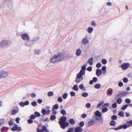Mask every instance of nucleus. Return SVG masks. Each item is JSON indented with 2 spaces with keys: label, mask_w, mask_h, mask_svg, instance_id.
<instances>
[{
  "label": "nucleus",
  "mask_w": 132,
  "mask_h": 132,
  "mask_svg": "<svg viewBox=\"0 0 132 132\" xmlns=\"http://www.w3.org/2000/svg\"><path fill=\"white\" fill-rule=\"evenodd\" d=\"M67 118L65 116H63L60 118L59 121V123L61 127L63 129H64L66 127L68 126L69 123L66 122Z\"/></svg>",
  "instance_id": "nucleus-1"
},
{
  "label": "nucleus",
  "mask_w": 132,
  "mask_h": 132,
  "mask_svg": "<svg viewBox=\"0 0 132 132\" xmlns=\"http://www.w3.org/2000/svg\"><path fill=\"white\" fill-rule=\"evenodd\" d=\"M95 115L93 116V117L95 118L96 120L99 121V122L102 124L103 123V119L101 117L102 114L98 110L96 111L95 112Z\"/></svg>",
  "instance_id": "nucleus-2"
},
{
  "label": "nucleus",
  "mask_w": 132,
  "mask_h": 132,
  "mask_svg": "<svg viewBox=\"0 0 132 132\" xmlns=\"http://www.w3.org/2000/svg\"><path fill=\"white\" fill-rule=\"evenodd\" d=\"M94 123L98 125H102L99 121H98L96 120L95 117H92L91 120L88 123V126H89L92 125H93Z\"/></svg>",
  "instance_id": "nucleus-3"
},
{
  "label": "nucleus",
  "mask_w": 132,
  "mask_h": 132,
  "mask_svg": "<svg viewBox=\"0 0 132 132\" xmlns=\"http://www.w3.org/2000/svg\"><path fill=\"white\" fill-rule=\"evenodd\" d=\"M9 73L3 70L0 71V79L5 78L9 76Z\"/></svg>",
  "instance_id": "nucleus-4"
},
{
  "label": "nucleus",
  "mask_w": 132,
  "mask_h": 132,
  "mask_svg": "<svg viewBox=\"0 0 132 132\" xmlns=\"http://www.w3.org/2000/svg\"><path fill=\"white\" fill-rule=\"evenodd\" d=\"M84 75L80 73H78L76 76L75 81L76 83H79L83 79V75Z\"/></svg>",
  "instance_id": "nucleus-5"
},
{
  "label": "nucleus",
  "mask_w": 132,
  "mask_h": 132,
  "mask_svg": "<svg viewBox=\"0 0 132 132\" xmlns=\"http://www.w3.org/2000/svg\"><path fill=\"white\" fill-rule=\"evenodd\" d=\"M55 55L58 62L61 61L64 59V56L62 54L58 53Z\"/></svg>",
  "instance_id": "nucleus-6"
},
{
  "label": "nucleus",
  "mask_w": 132,
  "mask_h": 132,
  "mask_svg": "<svg viewBox=\"0 0 132 132\" xmlns=\"http://www.w3.org/2000/svg\"><path fill=\"white\" fill-rule=\"evenodd\" d=\"M130 65V64L129 63H124L121 65V67L123 70H125L128 69Z\"/></svg>",
  "instance_id": "nucleus-7"
},
{
  "label": "nucleus",
  "mask_w": 132,
  "mask_h": 132,
  "mask_svg": "<svg viewBox=\"0 0 132 132\" xmlns=\"http://www.w3.org/2000/svg\"><path fill=\"white\" fill-rule=\"evenodd\" d=\"M11 130L13 131L17 130L19 131H21L22 130V129L21 127H19L18 125L15 124L14 126L12 128Z\"/></svg>",
  "instance_id": "nucleus-8"
},
{
  "label": "nucleus",
  "mask_w": 132,
  "mask_h": 132,
  "mask_svg": "<svg viewBox=\"0 0 132 132\" xmlns=\"http://www.w3.org/2000/svg\"><path fill=\"white\" fill-rule=\"evenodd\" d=\"M50 62L51 63L53 64H54L58 62L55 54L51 58L50 60Z\"/></svg>",
  "instance_id": "nucleus-9"
},
{
  "label": "nucleus",
  "mask_w": 132,
  "mask_h": 132,
  "mask_svg": "<svg viewBox=\"0 0 132 132\" xmlns=\"http://www.w3.org/2000/svg\"><path fill=\"white\" fill-rule=\"evenodd\" d=\"M87 65V64L85 63L82 67L81 70L80 71L79 73L85 75V71L86 70V68Z\"/></svg>",
  "instance_id": "nucleus-10"
},
{
  "label": "nucleus",
  "mask_w": 132,
  "mask_h": 132,
  "mask_svg": "<svg viewBox=\"0 0 132 132\" xmlns=\"http://www.w3.org/2000/svg\"><path fill=\"white\" fill-rule=\"evenodd\" d=\"M21 37L24 40H26L27 41L29 40L30 38L27 34H24L22 35Z\"/></svg>",
  "instance_id": "nucleus-11"
},
{
  "label": "nucleus",
  "mask_w": 132,
  "mask_h": 132,
  "mask_svg": "<svg viewBox=\"0 0 132 132\" xmlns=\"http://www.w3.org/2000/svg\"><path fill=\"white\" fill-rule=\"evenodd\" d=\"M128 94L127 92H122L118 94L117 95V96L122 97L123 96L127 95Z\"/></svg>",
  "instance_id": "nucleus-12"
},
{
  "label": "nucleus",
  "mask_w": 132,
  "mask_h": 132,
  "mask_svg": "<svg viewBox=\"0 0 132 132\" xmlns=\"http://www.w3.org/2000/svg\"><path fill=\"white\" fill-rule=\"evenodd\" d=\"M19 105L23 107L24 105H27L29 104V102L28 101H26L24 102L21 101L19 103Z\"/></svg>",
  "instance_id": "nucleus-13"
},
{
  "label": "nucleus",
  "mask_w": 132,
  "mask_h": 132,
  "mask_svg": "<svg viewBox=\"0 0 132 132\" xmlns=\"http://www.w3.org/2000/svg\"><path fill=\"white\" fill-rule=\"evenodd\" d=\"M83 44L85 45H86L89 43V40L86 37H84L82 40Z\"/></svg>",
  "instance_id": "nucleus-14"
},
{
  "label": "nucleus",
  "mask_w": 132,
  "mask_h": 132,
  "mask_svg": "<svg viewBox=\"0 0 132 132\" xmlns=\"http://www.w3.org/2000/svg\"><path fill=\"white\" fill-rule=\"evenodd\" d=\"M83 129L79 127H76L75 129L74 132H82Z\"/></svg>",
  "instance_id": "nucleus-15"
},
{
  "label": "nucleus",
  "mask_w": 132,
  "mask_h": 132,
  "mask_svg": "<svg viewBox=\"0 0 132 132\" xmlns=\"http://www.w3.org/2000/svg\"><path fill=\"white\" fill-rule=\"evenodd\" d=\"M102 73V71L99 68L97 69L96 71V75L98 76H100Z\"/></svg>",
  "instance_id": "nucleus-16"
},
{
  "label": "nucleus",
  "mask_w": 132,
  "mask_h": 132,
  "mask_svg": "<svg viewBox=\"0 0 132 132\" xmlns=\"http://www.w3.org/2000/svg\"><path fill=\"white\" fill-rule=\"evenodd\" d=\"M81 53V51L80 48L77 49L76 53V55L77 56H80Z\"/></svg>",
  "instance_id": "nucleus-17"
},
{
  "label": "nucleus",
  "mask_w": 132,
  "mask_h": 132,
  "mask_svg": "<svg viewBox=\"0 0 132 132\" xmlns=\"http://www.w3.org/2000/svg\"><path fill=\"white\" fill-rule=\"evenodd\" d=\"M94 59L93 57H91L87 61V63L89 64L90 65H92L93 64V61Z\"/></svg>",
  "instance_id": "nucleus-18"
},
{
  "label": "nucleus",
  "mask_w": 132,
  "mask_h": 132,
  "mask_svg": "<svg viewBox=\"0 0 132 132\" xmlns=\"http://www.w3.org/2000/svg\"><path fill=\"white\" fill-rule=\"evenodd\" d=\"M131 126L130 125V124H124L122 125H120V126L121 127V129L122 128H123L124 129H126L128 127H129Z\"/></svg>",
  "instance_id": "nucleus-19"
},
{
  "label": "nucleus",
  "mask_w": 132,
  "mask_h": 132,
  "mask_svg": "<svg viewBox=\"0 0 132 132\" xmlns=\"http://www.w3.org/2000/svg\"><path fill=\"white\" fill-rule=\"evenodd\" d=\"M93 30V28L92 27H89L87 29V31L89 34L91 33Z\"/></svg>",
  "instance_id": "nucleus-20"
},
{
  "label": "nucleus",
  "mask_w": 132,
  "mask_h": 132,
  "mask_svg": "<svg viewBox=\"0 0 132 132\" xmlns=\"http://www.w3.org/2000/svg\"><path fill=\"white\" fill-rule=\"evenodd\" d=\"M72 89L76 91H78L79 89L77 84H75L73 86L72 88Z\"/></svg>",
  "instance_id": "nucleus-21"
},
{
  "label": "nucleus",
  "mask_w": 132,
  "mask_h": 132,
  "mask_svg": "<svg viewBox=\"0 0 132 132\" xmlns=\"http://www.w3.org/2000/svg\"><path fill=\"white\" fill-rule=\"evenodd\" d=\"M5 40L2 41L0 43V46L2 47H4L6 46Z\"/></svg>",
  "instance_id": "nucleus-22"
},
{
  "label": "nucleus",
  "mask_w": 132,
  "mask_h": 132,
  "mask_svg": "<svg viewBox=\"0 0 132 132\" xmlns=\"http://www.w3.org/2000/svg\"><path fill=\"white\" fill-rule=\"evenodd\" d=\"M19 109L18 108L16 110H13L12 111L11 114L13 115L16 114L19 112Z\"/></svg>",
  "instance_id": "nucleus-23"
},
{
  "label": "nucleus",
  "mask_w": 132,
  "mask_h": 132,
  "mask_svg": "<svg viewBox=\"0 0 132 132\" xmlns=\"http://www.w3.org/2000/svg\"><path fill=\"white\" fill-rule=\"evenodd\" d=\"M39 39V36H37L33 38L32 40V42L34 43L35 42L37 41Z\"/></svg>",
  "instance_id": "nucleus-24"
},
{
  "label": "nucleus",
  "mask_w": 132,
  "mask_h": 132,
  "mask_svg": "<svg viewBox=\"0 0 132 132\" xmlns=\"http://www.w3.org/2000/svg\"><path fill=\"white\" fill-rule=\"evenodd\" d=\"M79 87L80 89H82L83 91H85L86 90V88L84 87L83 84L80 85L79 86Z\"/></svg>",
  "instance_id": "nucleus-25"
},
{
  "label": "nucleus",
  "mask_w": 132,
  "mask_h": 132,
  "mask_svg": "<svg viewBox=\"0 0 132 132\" xmlns=\"http://www.w3.org/2000/svg\"><path fill=\"white\" fill-rule=\"evenodd\" d=\"M69 122L71 125H73L75 123V121L73 119H70L69 120Z\"/></svg>",
  "instance_id": "nucleus-26"
},
{
  "label": "nucleus",
  "mask_w": 132,
  "mask_h": 132,
  "mask_svg": "<svg viewBox=\"0 0 132 132\" xmlns=\"http://www.w3.org/2000/svg\"><path fill=\"white\" fill-rule=\"evenodd\" d=\"M5 122V121L4 119H0V127Z\"/></svg>",
  "instance_id": "nucleus-27"
},
{
  "label": "nucleus",
  "mask_w": 132,
  "mask_h": 132,
  "mask_svg": "<svg viewBox=\"0 0 132 132\" xmlns=\"http://www.w3.org/2000/svg\"><path fill=\"white\" fill-rule=\"evenodd\" d=\"M72 57L73 56L70 54H66V55L65 56H64V58H66L68 59L72 58Z\"/></svg>",
  "instance_id": "nucleus-28"
},
{
  "label": "nucleus",
  "mask_w": 132,
  "mask_h": 132,
  "mask_svg": "<svg viewBox=\"0 0 132 132\" xmlns=\"http://www.w3.org/2000/svg\"><path fill=\"white\" fill-rule=\"evenodd\" d=\"M116 124L115 121L113 120H112L110 122V125L111 126H114Z\"/></svg>",
  "instance_id": "nucleus-29"
},
{
  "label": "nucleus",
  "mask_w": 132,
  "mask_h": 132,
  "mask_svg": "<svg viewBox=\"0 0 132 132\" xmlns=\"http://www.w3.org/2000/svg\"><path fill=\"white\" fill-rule=\"evenodd\" d=\"M56 119V116L55 115H52L50 116V119L52 121Z\"/></svg>",
  "instance_id": "nucleus-30"
},
{
  "label": "nucleus",
  "mask_w": 132,
  "mask_h": 132,
  "mask_svg": "<svg viewBox=\"0 0 132 132\" xmlns=\"http://www.w3.org/2000/svg\"><path fill=\"white\" fill-rule=\"evenodd\" d=\"M88 95V93L87 92L83 93L81 94V96L83 97H86Z\"/></svg>",
  "instance_id": "nucleus-31"
},
{
  "label": "nucleus",
  "mask_w": 132,
  "mask_h": 132,
  "mask_svg": "<svg viewBox=\"0 0 132 132\" xmlns=\"http://www.w3.org/2000/svg\"><path fill=\"white\" fill-rule=\"evenodd\" d=\"M101 85L100 84H96L94 86V87L96 89H99L101 87Z\"/></svg>",
  "instance_id": "nucleus-32"
},
{
  "label": "nucleus",
  "mask_w": 132,
  "mask_h": 132,
  "mask_svg": "<svg viewBox=\"0 0 132 132\" xmlns=\"http://www.w3.org/2000/svg\"><path fill=\"white\" fill-rule=\"evenodd\" d=\"M68 95V94L67 93H65L63 94L62 97L63 99H65L67 97Z\"/></svg>",
  "instance_id": "nucleus-33"
},
{
  "label": "nucleus",
  "mask_w": 132,
  "mask_h": 132,
  "mask_svg": "<svg viewBox=\"0 0 132 132\" xmlns=\"http://www.w3.org/2000/svg\"><path fill=\"white\" fill-rule=\"evenodd\" d=\"M41 52V50L40 49H36L35 51V53L38 54Z\"/></svg>",
  "instance_id": "nucleus-34"
},
{
  "label": "nucleus",
  "mask_w": 132,
  "mask_h": 132,
  "mask_svg": "<svg viewBox=\"0 0 132 132\" xmlns=\"http://www.w3.org/2000/svg\"><path fill=\"white\" fill-rule=\"evenodd\" d=\"M5 42L6 46H9L10 45L11 43V42L9 41L5 40Z\"/></svg>",
  "instance_id": "nucleus-35"
},
{
  "label": "nucleus",
  "mask_w": 132,
  "mask_h": 132,
  "mask_svg": "<svg viewBox=\"0 0 132 132\" xmlns=\"http://www.w3.org/2000/svg\"><path fill=\"white\" fill-rule=\"evenodd\" d=\"M122 101V100L121 98H119L117 99V102L118 104H120L121 103Z\"/></svg>",
  "instance_id": "nucleus-36"
},
{
  "label": "nucleus",
  "mask_w": 132,
  "mask_h": 132,
  "mask_svg": "<svg viewBox=\"0 0 132 132\" xmlns=\"http://www.w3.org/2000/svg\"><path fill=\"white\" fill-rule=\"evenodd\" d=\"M113 92L112 89L110 90H109L107 92V94L111 95L112 94Z\"/></svg>",
  "instance_id": "nucleus-37"
},
{
  "label": "nucleus",
  "mask_w": 132,
  "mask_h": 132,
  "mask_svg": "<svg viewBox=\"0 0 132 132\" xmlns=\"http://www.w3.org/2000/svg\"><path fill=\"white\" fill-rule=\"evenodd\" d=\"M61 113L63 115H65L66 114V112L63 109H62L61 111Z\"/></svg>",
  "instance_id": "nucleus-38"
},
{
  "label": "nucleus",
  "mask_w": 132,
  "mask_h": 132,
  "mask_svg": "<svg viewBox=\"0 0 132 132\" xmlns=\"http://www.w3.org/2000/svg\"><path fill=\"white\" fill-rule=\"evenodd\" d=\"M108 110V109L106 107L103 108L102 110V112L103 113H104L106 112Z\"/></svg>",
  "instance_id": "nucleus-39"
},
{
  "label": "nucleus",
  "mask_w": 132,
  "mask_h": 132,
  "mask_svg": "<svg viewBox=\"0 0 132 132\" xmlns=\"http://www.w3.org/2000/svg\"><path fill=\"white\" fill-rule=\"evenodd\" d=\"M31 104L33 106H35L37 105V103L36 101H33L31 102Z\"/></svg>",
  "instance_id": "nucleus-40"
},
{
  "label": "nucleus",
  "mask_w": 132,
  "mask_h": 132,
  "mask_svg": "<svg viewBox=\"0 0 132 132\" xmlns=\"http://www.w3.org/2000/svg\"><path fill=\"white\" fill-rule=\"evenodd\" d=\"M107 61L105 59H103L102 60V64H105L107 63Z\"/></svg>",
  "instance_id": "nucleus-41"
},
{
  "label": "nucleus",
  "mask_w": 132,
  "mask_h": 132,
  "mask_svg": "<svg viewBox=\"0 0 132 132\" xmlns=\"http://www.w3.org/2000/svg\"><path fill=\"white\" fill-rule=\"evenodd\" d=\"M53 94L54 93L53 92L50 91L48 93L47 95L48 96L50 97L53 95Z\"/></svg>",
  "instance_id": "nucleus-42"
},
{
  "label": "nucleus",
  "mask_w": 132,
  "mask_h": 132,
  "mask_svg": "<svg viewBox=\"0 0 132 132\" xmlns=\"http://www.w3.org/2000/svg\"><path fill=\"white\" fill-rule=\"evenodd\" d=\"M6 129L7 130H8L9 129V128L7 127H4L2 128V129L1 130V132H3V131L5 129Z\"/></svg>",
  "instance_id": "nucleus-43"
},
{
  "label": "nucleus",
  "mask_w": 132,
  "mask_h": 132,
  "mask_svg": "<svg viewBox=\"0 0 132 132\" xmlns=\"http://www.w3.org/2000/svg\"><path fill=\"white\" fill-rule=\"evenodd\" d=\"M118 115L121 117H123L124 116V113L122 111L119 112L118 113Z\"/></svg>",
  "instance_id": "nucleus-44"
},
{
  "label": "nucleus",
  "mask_w": 132,
  "mask_h": 132,
  "mask_svg": "<svg viewBox=\"0 0 132 132\" xmlns=\"http://www.w3.org/2000/svg\"><path fill=\"white\" fill-rule=\"evenodd\" d=\"M41 112L44 116L45 115L46 113V110L45 109H43L42 110Z\"/></svg>",
  "instance_id": "nucleus-45"
},
{
  "label": "nucleus",
  "mask_w": 132,
  "mask_h": 132,
  "mask_svg": "<svg viewBox=\"0 0 132 132\" xmlns=\"http://www.w3.org/2000/svg\"><path fill=\"white\" fill-rule=\"evenodd\" d=\"M35 115L36 116V117H39L40 116V113L37 111L35 112Z\"/></svg>",
  "instance_id": "nucleus-46"
},
{
  "label": "nucleus",
  "mask_w": 132,
  "mask_h": 132,
  "mask_svg": "<svg viewBox=\"0 0 132 132\" xmlns=\"http://www.w3.org/2000/svg\"><path fill=\"white\" fill-rule=\"evenodd\" d=\"M57 100L58 101L60 102H62L63 101V100L62 97L60 96L59 97L57 98Z\"/></svg>",
  "instance_id": "nucleus-47"
},
{
  "label": "nucleus",
  "mask_w": 132,
  "mask_h": 132,
  "mask_svg": "<svg viewBox=\"0 0 132 132\" xmlns=\"http://www.w3.org/2000/svg\"><path fill=\"white\" fill-rule=\"evenodd\" d=\"M112 107L114 108H116L117 107V103L116 102H115L112 105Z\"/></svg>",
  "instance_id": "nucleus-48"
},
{
  "label": "nucleus",
  "mask_w": 132,
  "mask_h": 132,
  "mask_svg": "<svg viewBox=\"0 0 132 132\" xmlns=\"http://www.w3.org/2000/svg\"><path fill=\"white\" fill-rule=\"evenodd\" d=\"M42 130H43L44 131H46V130H48L47 129V127L45 126H42Z\"/></svg>",
  "instance_id": "nucleus-49"
},
{
  "label": "nucleus",
  "mask_w": 132,
  "mask_h": 132,
  "mask_svg": "<svg viewBox=\"0 0 132 132\" xmlns=\"http://www.w3.org/2000/svg\"><path fill=\"white\" fill-rule=\"evenodd\" d=\"M36 118V116L35 115L32 114L30 117V118L32 119H34Z\"/></svg>",
  "instance_id": "nucleus-50"
},
{
  "label": "nucleus",
  "mask_w": 132,
  "mask_h": 132,
  "mask_svg": "<svg viewBox=\"0 0 132 132\" xmlns=\"http://www.w3.org/2000/svg\"><path fill=\"white\" fill-rule=\"evenodd\" d=\"M128 105H124L121 108V110H124L126 109L127 107H128Z\"/></svg>",
  "instance_id": "nucleus-51"
},
{
  "label": "nucleus",
  "mask_w": 132,
  "mask_h": 132,
  "mask_svg": "<svg viewBox=\"0 0 132 132\" xmlns=\"http://www.w3.org/2000/svg\"><path fill=\"white\" fill-rule=\"evenodd\" d=\"M125 102L128 103H129L131 102L130 100L128 98H127L125 100Z\"/></svg>",
  "instance_id": "nucleus-52"
},
{
  "label": "nucleus",
  "mask_w": 132,
  "mask_h": 132,
  "mask_svg": "<svg viewBox=\"0 0 132 132\" xmlns=\"http://www.w3.org/2000/svg\"><path fill=\"white\" fill-rule=\"evenodd\" d=\"M59 108V105L57 104H55L53 106V108L54 109H57Z\"/></svg>",
  "instance_id": "nucleus-53"
},
{
  "label": "nucleus",
  "mask_w": 132,
  "mask_h": 132,
  "mask_svg": "<svg viewBox=\"0 0 132 132\" xmlns=\"http://www.w3.org/2000/svg\"><path fill=\"white\" fill-rule=\"evenodd\" d=\"M91 25L93 26H96V24L94 21H92L91 23Z\"/></svg>",
  "instance_id": "nucleus-54"
},
{
  "label": "nucleus",
  "mask_w": 132,
  "mask_h": 132,
  "mask_svg": "<svg viewBox=\"0 0 132 132\" xmlns=\"http://www.w3.org/2000/svg\"><path fill=\"white\" fill-rule=\"evenodd\" d=\"M84 125V121H81L80 122L79 125L80 127H83Z\"/></svg>",
  "instance_id": "nucleus-55"
},
{
  "label": "nucleus",
  "mask_w": 132,
  "mask_h": 132,
  "mask_svg": "<svg viewBox=\"0 0 132 132\" xmlns=\"http://www.w3.org/2000/svg\"><path fill=\"white\" fill-rule=\"evenodd\" d=\"M117 118V116L116 115H114L111 117V119L112 120H115Z\"/></svg>",
  "instance_id": "nucleus-56"
},
{
  "label": "nucleus",
  "mask_w": 132,
  "mask_h": 132,
  "mask_svg": "<svg viewBox=\"0 0 132 132\" xmlns=\"http://www.w3.org/2000/svg\"><path fill=\"white\" fill-rule=\"evenodd\" d=\"M73 129L72 128H70L68 129L66 132H73Z\"/></svg>",
  "instance_id": "nucleus-57"
},
{
  "label": "nucleus",
  "mask_w": 132,
  "mask_h": 132,
  "mask_svg": "<svg viewBox=\"0 0 132 132\" xmlns=\"http://www.w3.org/2000/svg\"><path fill=\"white\" fill-rule=\"evenodd\" d=\"M123 82L125 83H126L128 81V79L127 78H124L123 79Z\"/></svg>",
  "instance_id": "nucleus-58"
},
{
  "label": "nucleus",
  "mask_w": 132,
  "mask_h": 132,
  "mask_svg": "<svg viewBox=\"0 0 132 132\" xmlns=\"http://www.w3.org/2000/svg\"><path fill=\"white\" fill-rule=\"evenodd\" d=\"M81 116L82 118L84 119L87 117V114L85 113H83L81 115Z\"/></svg>",
  "instance_id": "nucleus-59"
},
{
  "label": "nucleus",
  "mask_w": 132,
  "mask_h": 132,
  "mask_svg": "<svg viewBox=\"0 0 132 132\" xmlns=\"http://www.w3.org/2000/svg\"><path fill=\"white\" fill-rule=\"evenodd\" d=\"M101 64L100 63H98L96 64V66L97 68H99L101 66Z\"/></svg>",
  "instance_id": "nucleus-60"
},
{
  "label": "nucleus",
  "mask_w": 132,
  "mask_h": 132,
  "mask_svg": "<svg viewBox=\"0 0 132 132\" xmlns=\"http://www.w3.org/2000/svg\"><path fill=\"white\" fill-rule=\"evenodd\" d=\"M70 95L72 96H75L76 95L75 93L73 91H71L70 92Z\"/></svg>",
  "instance_id": "nucleus-61"
},
{
  "label": "nucleus",
  "mask_w": 132,
  "mask_h": 132,
  "mask_svg": "<svg viewBox=\"0 0 132 132\" xmlns=\"http://www.w3.org/2000/svg\"><path fill=\"white\" fill-rule=\"evenodd\" d=\"M33 121L32 120V119H30L28 120V122L29 123H33Z\"/></svg>",
  "instance_id": "nucleus-62"
},
{
  "label": "nucleus",
  "mask_w": 132,
  "mask_h": 132,
  "mask_svg": "<svg viewBox=\"0 0 132 132\" xmlns=\"http://www.w3.org/2000/svg\"><path fill=\"white\" fill-rule=\"evenodd\" d=\"M85 106L87 108H89L91 106V104L90 103H88L86 104Z\"/></svg>",
  "instance_id": "nucleus-63"
},
{
  "label": "nucleus",
  "mask_w": 132,
  "mask_h": 132,
  "mask_svg": "<svg viewBox=\"0 0 132 132\" xmlns=\"http://www.w3.org/2000/svg\"><path fill=\"white\" fill-rule=\"evenodd\" d=\"M37 132H44V131L42 129L37 128Z\"/></svg>",
  "instance_id": "nucleus-64"
}]
</instances>
